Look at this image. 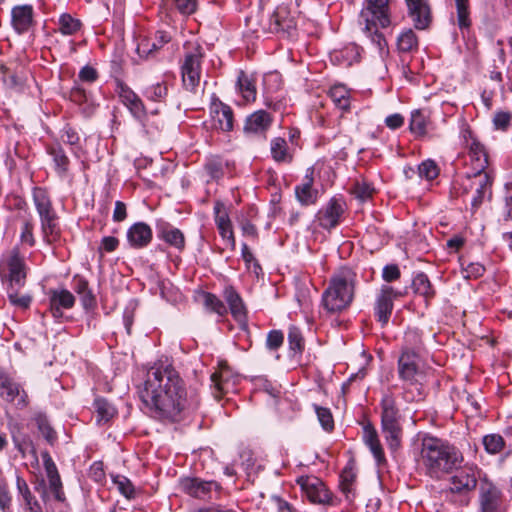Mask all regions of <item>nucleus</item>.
<instances>
[{"mask_svg": "<svg viewBox=\"0 0 512 512\" xmlns=\"http://www.w3.org/2000/svg\"><path fill=\"white\" fill-rule=\"evenodd\" d=\"M457 14V25L460 30H468L471 27L470 0H454Z\"/></svg>", "mask_w": 512, "mask_h": 512, "instance_id": "nucleus-38", "label": "nucleus"}, {"mask_svg": "<svg viewBox=\"0 0 512 512\" xmlns=\"http://www.w3.org/2000/svg\"><path fill=\"white\" fill-rule=\"evenodd\" d=\"M168 94V88L164 82H158L146 87L144 96L152 101H162Z\"/></svg>", "mask_w": 512, "mask_h": 512, "instance_id": "nucleus-49", "label": "nucleus"}, {"mask_svg": "<svg viewBox=\"0 0 512 512\" xmlns=\"http://www.w3.org/2000/svg\"><path fill=\"white\" fill-rule=\"evenodd\" d=\"M296 483L311 503L327 506L338 504V499L318 477L312 475L300 476L296 479Z\"/></svg>", "mask_w": 512, "mask_h": 512, "instance_id": "nucleus-8", "label": "nucleus"}, {"mask_svg": "<svg viewBox=\"0 0 512 512\" xmlns=\"http://www.w3.org/2000/svg\"><path fill=\"white\" fill-rule=\"evenodd\" d=\"M374 191V188L365 181L356 182L352 190L355 197L362 202L370 199Z\"/></svg>", "mask_w": 512, "mask_h": 512, "instance_id": "nucleus-58", "label": "nucleus"}, {"mask_svg": "<svg viewBox=\"0 0 512 512\" xmlns=\"http://www.w3.org/2000/svg\"><path fill=\"white\" fill-rule=\"evenodd\" d=\"M328 95L338 109H340L343 112H347L350 110L351 91L345 85H333L330 88Z\"/></svg>", "mask_w": 512, "mask_h": 512, "instance_id": "nucleus-33", "label": "nucleus"}, {"mask_svg": "<svg viewBox=\"0 0 512 512\" xmlns=\"http://www.w3.org/2000/svg\"><path fill=\"white\" fill-rule=\"evenodd\" d=\"M19 288L8 286L7 296L9 302L17 308L27 309L32 302V297L29 294H20L18 292Z\"/></svg>", "mask_w": 512, "mask_h": 512, "instance_id": "nucleus-45", "label": "nucleus"}, {"mask_svg": "<svg viewBox=\"0 0 512 512\" xmlns=\"http://www.w3.org/2000/svg\"><path fill=\"white\" fill-rule=\"evenodd\" d=\"M97 423H106L112 419L115 414V408L104 398H96L94 401Z\"/></svg>", "mask_w": 512, "mask_h": 512, "instance_id": "nucleus-37", "label": "nucleus"}, {"mask_svg": "<svg viewBox=\"0 0 512 512\" xmlns=\"http://www.w3.org/2000/svg\"><path fill=\"white\" fill-rule=\"evenodd\" d=\"M258 391H263L269 395L274 403H276L281 397V385L272 382L264 376H258Z\"/></svg>", "mask_w": 512, "mask_h": 512, "instance_id": "nucleus-46", "label": "nucleus"}, {"mask_svg": "<svg viewBox=\"0 0 512 512\" xmlns=\"http://www.w3.org/2000/svg\"><path fill=\"white\" fill-rule=\"evenodd\" d=\"M12 505V496L8 484L0 480V511L9 512Z\"/></svg>", "mask_w": 512, "mask_h": 512, "instance_id": "nucleus-60", "label": "nucleus"}, {"mask_svg": "<svg viewBox=\"0 0 512 512\" xmlns=\"http://www.w3.org/2000/svg\"><path fill=\"white\" fill-rule=\"evenodd\" d=\"M55 164V170L60 176H65L69 170V158L61 146H53L49 150Z\"/></svg>", "mask_w": 512, "mask_h": 512, "instance_id": "nucleus-39", "label": "nucleus"}, {"mask_svg": "<svg viewBox=\"0 0 512 512\" xmlns=\"http://www.w3.org/2000/svg\"><path fill=\"white\" fill-rule=\"evenodd\" d=\"M261 25L265 32L277 33L280 31L287 32L288 35H292L295 31V23L291 18L282 17L280 12H275L267 23L261 21Z\"/></svg>", "mask_w": 512, "mask_h": 512, "instance_id": "nucleus-31", "label": "nucleus"}, {"mask_svg": "<svg viewBox=\"0 0 512 512\" xmlns=\"http://www.w3.org/2000/svg\"><path fill=\"white\" fill-rule=\"evenodd\" d=\"M271 154L277 162H290L292 156L288 153L287 142L284 138L277 137L271 141Z\"/></svg>", "mask_w": 512, "mask_h": 512, "instance_id": "nucleus-41", "label": "nucleus"}, {"mask_svg": "<svg viewBox=\"0 0 512 512\" xmlns=\"http://www.w3.org/2000/svg\"><path fill=\"white\" fill-rule=\"evenodd\" d=\"M454 471L456 472L450 478V490L452 493L469 494L484 479V477H481V470L475 465H460Z\"/></svg>", "mask_w": 512, "mask_h": 512, "instance_id": "nucleus-10", "label": "nucleus"}, {"mask_svg": "<svg viewBox=\"0 0 512 512\" xmlns=\"http://www.w3.org/2000/svg\"><path fill=\"white\" fill-rule=\"evenodd\" d=\"M469 157L472 162L473 175L486 173L485 169L488 166V154L486 151L469 154Z\"/></svg>", "mask_w": 512, "mask_h": 512, "instance_id": "nucleus-55", "label": "nucleus"}, {"mask_svg": "<svg viewBox=\"0 0 512 512\" xmlns=\"http://www.w3.org/2000/svg\"><path fill=\"white\" fill-rule=\"evenodd\" d=\"M288 345L294 354H301L304 350V338L299 328L290 326L288 330Z\"/></svg>", "mask_w": 512, "mask_h": 512, "instance_id": "nucleus-47", "label": "nucleus"}, {"mask_svg": "<svg viewBox=\"0 0 512 512\" xmlns=\"http://www.w3.org/2000/svg\"><path fill=\"white\" fill-rule=\"evenodd\" d=\"M381 431L390 450L396 451L402 442L401 424H381Z\"/></svg>", "mask_w": 512, "mask_h": 512, "instance_id": "nucleus-34", "label": "nucleus"}, {"mask_svg": "<svg viewBox=\"0 0 512 512\" xmlns=\"http://www.w3.org/2000/svg\"><path fill=\"white\" fill-rule=\"evenodd\" d=\"M419 176L429 181L434 180L439 175V167L433 160H425L418 166Z\"/></svg>", "mask_w": 512, "mask_h": 512, "instance_id": "nucleus-53", "label": "nucleus"}, {"mask_svg": "<svg viewBox=\"0 0 512 512\" xmlns=\"http://www.w3.org/2000/svg\"><path fill=\"white\" fill-rule=\"evenodd\" d=\"M74 303L75 297L69 290L50 291V311L54 318L62 317V309H71Z\"/></svg>", "mask_w": 512, "mask_h": 512, "instance_id": "nucleus-21", "label": "nucleus"}, {"mask_svg": "<svg viewBox=\"0 0 512 512\" xmlns=\"http://www.w3.org/2000/svg\"><path fill=\"white\" fill-rule=\"evenodd\" d=\"M171 40L170 35L165 31H157L155 39H142L137 45V53L140 57H150Z\"/></svg>", "mask_w": 512, "mask_h": 512, "instance_id": "nucleus-26", "label": "nucleus"}, {"mask_svg": "<svg viewBox=\"0 0 512 512\" xmlns=\"http://www.w3.org/2000/svg\"><path fill=\"white\" fill-rule=\"evenodd\" d=\"M356 283L357 275L351 268H340L322 294V304L327 312L338 313L348 308L354 298Z\"/></svg>", "mask_w": 512, "mask_h": 512, "instance_id": "nucleus-3", "label": "nucleus"}, {"mask_svg": "<svg viewBox=\"0 0 512 512\" xmlns=\"http://www.w3.org/2000/svg\"><path fill=\"white\" fill-rule=\"evenodd\" d=\"M236 88L243 103H252L256 100V80L253 73L245 71L238 73Z\"/></svg>", "mask_w": 512, "mask_h": 512, "instance_id": "nucleus-25", "label": "nucleus"}, {"mask_svg": "<svg viewBox=\"0 0 512 512\" xmlns=\"http://www.w3.org/2000/svg\"><path fill=\"white\" fill-rule=\"evenodd\" d=\"M33 203L41 222V231L46 242L55 241L60 235L58 216L48 193L39 187L33 189Z\"/></svg>", "mask_w": 512, "mask_h": 512, "instance_id": "nucleus-5", "label": "nucleus"}, {"mask_svg": "<svg viewBox=\"0 0 512 512\" xmlns=\"http://www.w3.org/2000/svg\"><path fill=\"white\" fill-rule=\"evenodd\" d=\"M282 86V78L279 72L272 71L263 76V91L265 95L277 92Z\"/></svg>", "mask_w": 512, "mask_h": 512, "instance_id": "nucleus-48", "label": "nucleus"}, {"mask_svg": "<svg viewBox=\"0 0 512 512\" xmlns=\"http://www.w3.org/2000/svg\"><path fill=\"white\" fill-rule=\"evenodd\" d=\"M463 461L461 450L448 440L431 434L420 439L419 462L430 478L441 479L451 474Z\"/></svg>", "mask_w": 512, "mask_h": 512, "instance_id": "nucleus-2", "label": "nucleus"}, {"mask_svg": "<svg viewBox=\"0 0 512 512\" xmlns=\"http://www.w3.org/2000/svg\"><path fill=\"white\" fill-rule=\"evenodd\" d=\"M401 272L396 264H389L383 268L382 278L386 282H393L400 278Z\"/></svg>", "mask_w": 512, "mask_h": 512, "instance_id": "nucleus-63", "label": "nucleus"}, {"mask_svg": "<svg viewBox=\"0 0 512 512\" xmlns=\"http://www.w3.org/2000/svg\"><path fill=\"white\" fill-rule=\"evenodd\" d=\"M397 47L400 52L409 53L417 49L418 39L412 29L402 32L397 38Z\"/></svg>", "mask_w": 512, "mask_h": 512, "instance_id": "nucleus-42", "label": "nucleus"}, {"mask_svg": "<svg viewBox=\"0 0 512 512\" xmlns=\"http://www.w3.org/2000/svg\"><path fill=\"white\" fill-rule=\"evenodd\" d=\"M360 20L365 23L364 29L371 31L372 26L387 28L391 24L389 0H365L360 12Z\"/></svg>", "mask_w": 512, "mask_h": 512, "instance_id": "nucleus-9", "label": "nucleus"}, {"mask_svg": "<svg viewBox=\"0 0 512 512\" xmlns=\"http://www.w3.org/2000/svg\"><path fill=\"white\" fill-rule=\"evenodd\" d=\"M73 290L79 295L82 306L85 310H91L96 307L97 301L92 290L89 287L88 281L81 277L75 276L72 282Z\"/></svg>", "mask_w": 512, "mask_h": 512, "instance_id": "nucleus-30", "label": "nucleus"}, {"mask_svg": "<svg viewBox=\"0 0 512 512\" xmlns=\"http://www.w3.org/2000/svg\"><path fill=\"white\" fill-rule=\"evenodd\" d=\"M344 213L343 203L340 199L332 198L325 207L318 212L319 225L331 230L340 223V218Z\"/></svg>", "mask_w": 512, "mask_h": 512, "instance_id": "nucleus-18", "label": "nucleus"}, {"mask_svg": "<svg viewBox=\"0 0 512 512\" xmlns=\"http://www.w3.org/2000/svg\"><path fill=\"white\" fill-rule=\"evenodd\" d=\"M512 121V114L507 111H498L493 117V125L496 130L506 131Z\"/></svg>", "mask_w": 512, "mask_h": 512, "instance_id": "nucleus-59", "label": "nucleus"}, {"mask_svg": "<svg viewBox=\"0 0 512 512\" xmlns=\"http://www.w3.org/2000/svg\"><path fill=\"white\" fill-rule=\"evenodd\" d=\"M212 127L214 129L229 132L233 129L234 116L230 106L220 100H213L210 105Z\"/></svg>", "mask_w": 512, "mask_h": 512, "instance_id": "nucleus-15", "label": "nucleus"}, {"mask_svg": "<svg viewBox=\"0 0 512 512\" xmlns=\"http://www.w3.org/2000/svg\"><path fill=\"white\" fill-rule=\"evenodd\" d=\"M503 497L499 488L486 477L479 486V512H502Z\"/></svg>", "mask_w": 512, "mask_h": 512, "instance_id": "nucleus-13", "label": "nucleus"}, {"mask_svg": "<svg viewBox=\"0 0 512 512\" xmlns=\"http://www.w3.org/2000/svg\"><path fill=\"white\" fill-rule=\"evenodd\" d=\"M356 474L352 468H345L340 474L339 487L345 498L351 501L355 497V483Z\"/></svg>", "mask_w": 512, "mask_h": 512, "instance_id": "nucleus-36", "label": "nucleus"}, {"mask_svg": "<svg viewBox=\"0 0 512 512\" xmlns=\"http://www.w3.org/2000/svg\"><path fill=\"white\" fill-rule=\"evenodd\" d=\"M313 168H308L301 184L295 187L296 199L304 206L313 205L318 199V190L313 188Z\"/></svg>", "mask_w": 512, "mask_h": 512, "instance_id": "nucleus-20", "label": "nucleus"}, {"mask_svg": "<svg viewBox=\"0 0 512 512\" xmlns=\"http://www.w3.org/2000/svg\"><path fill=\"white\" fill-rule=\"evenodd\" d=\"M184 49L185 53L181 65L182 82L186 90L194 92L200 82L204 52L197 42H186Z\"/></svg>", "mask_w": 512, "mask_h": 512, "instance_id": "nucleus-6", "label": "nucleus"}, {"mask_svg": "<svg viewBox=\"0 0 512 512\" xmlns=\"http://www.w3.org/2000/svg\"><path fill=\"white\" fill-rule=\"evenodd\" d=\"M472 176L478 178V186L471 201L472 209L477 210L482 205L487 194L491 197L493 178L488 173H481L477 175L472 174Z\"/></svg>", "mask_w": 512, "mask_h": 512, "instance_id": "nucleus-32", "label": "nucleus"}, {"mask_svg": "<svg viewBox=\"0 0 512 512\" xmlns=\"http://www.w3.org/2000/svg\"><path fill=\"white\" fill-rule=\"evenodd\" d=\"M214 213L215 222L221 237L227 242V246L234 247L235 240L232 231V225L224 204L217 202L214 206Z\"/></svg>", "mask_w": 512, "mask_h": 512, "instance_id": "nucleus-22", "label": "nucleus"}, {"mask_svg": "<svg viewBox=\"0 0 512 512\" xmlns=\"http://www.w3.org/2000/svg\"><path fill=\"white\" fill-rule=\"evenodd\" d=\"M405 346L404 348H411L414 351L420 354V350L422 349L423 342L421 334L418 330H408L405 333Z\"/></svg>", "mask_w": 512, "mask_h": 512, "instance_id": "nucleus-57", "label": "nucleus"}, {"mask_svg": "<svg viewBox=\"0 0 512 512\" xmlns=\"http://www.w3.org/2000/svg\"><path fill=\"white\" fill-rule=\"evenodd\" d=\"M59 31L63 35H74L81 28L80 20L73 18L70 14L64 13L59 17Z\"/></svg>", "mask_w": 512, "mask_h": 512, "instance_id": "nucleus-44", "label": "nucleus"}, {"mask_svg": "<svg viewBox=\"0 0 512 512\" xmlns=\"http://www.w3.org/2000/svg\"><path fill=\"white\" fill-rule=\"evenodd\" d=\"M398 376L404 382L405 401L414 402L423 398L425 371L418 352L411 348H403L398 359Z\"/></svg>", "mask_w": 512, "mask_h": 512, "instance_id": "nucleus-4", "label": "nucleus"}, {"mask_svg": "<svg viewBox=\"0 0 512 512\" xmlns=\"http://www.w3.org/2000/svg\"><path fill=\"white\" fill-rule=\"evenodd\" d=\"M35 422H36V425H37L39 431L41 432V434L47 441L52 442L53 440H55V438H56L55 431L49 424V421L45 414H43V413L36 414Z\"/></svg>", "mask_w": 512, "mask_h": 512, "instance_id": "nucleus-52", "label": "nucleus"}, {"mask_svg": "<svg viewBox=\"0 0 512 512\" xmlns=\"http://www.w3.org/2000/svg\"><path fill=\"white\" fill-rule=\"evenodd\" d=\"M224 299L229 305L230 312L234 319L239 323L240 327L246 331L247 329V311L246 307L235 289L231 286L225 287L223 291Z\"/></svg>", "mask_w": 512, "mask_h": 512, "instance_id": "nucleus-19", "label": "nucleus"}, {"mask_svg": "<svg viewBox=\"0 0 512 512\" xmlns=\"http://www.w3.org/2000/svg\"><path fill=\"white\" fill-rule=\"evenodd\" d=\"M116 91L120 101L128 108L133 117L142 120L146 115V110L140 97L121 81L117 82Z\"/></svg>", "mask_w": 512, "mask_h": 512, "instance_id": "nucleus-16", "label": "nucleus"}, {"mask_svg": "<svg viewBox=\"0 0 512 512\" xmlns=\"http://www.w3.org/2000/svg\"><path fill=\"white\" fill-rule=\"evenodd\" d=\"M181 486L183 490L192 497L204 499L216 486L214 482L202 481L198 478H186L182 480Z\"/></svg>", "mask_w": 512, "mask_h": 512, "instance_id": "nucleus-28", "label": "nucleus"}, {"mask_svg": "<svg viewBox=\"0 0 512 512\" xmlns=\"http://www.w3.org/2000/svg\"><path fill=\"white\" fill-rule=\"evenodd\" d=\"M408 15L416 29L424 30L432 22V11L428 0H405Z\"/></svg>", "mask_w": 512, "mask_h": 512, "instance_id": "nucleus-14", "label": "nucleus"}, {"mask_svg": "<svg viewBox=\"0 0 512 512\" xmlns=\"http://www.w3.org/2000/svg\"><path fill=\"white\" fill-rule=\"evenodd\" d=\"M158 237L165 243L175 248L178 251L185 249V236L182 231L168 223L160 226L158 230Z\"/></svg>", "mask_w": 512, "mask_h": 512, "instance_id": "nucleus-29", "label": "nucleus"}, {"mask_svg": "<svg viewBox=\"0 0 512 512\" xmlns=\"http://www.w3.org/2000/svg\"><path fill=\"white\" fill-rule=\"evenodd\" d=\"M127 240L134 248H143L152 240V230L144 222L133 224L127 231Z\"/></svg>", "mask_w": 512, "mask_h": 512, "instance_id": "nucleus-24", "label": "nucleus"}, {"mask_svg": "<svg viewBox=\"0 0 512 512\" xmlns=\"http://www.w3.org/2000/svg\"><path fill=\"white\" fill-rule=\"evenodd\" d=\"M138 394L151 415L162 421L178 422L200 405L198 392L187 389L179 372L170 364L149 369Z\"/></svg>", "mask_w": 512, "mask_h": 512, "instance_id": "nucleus-1", "label": "nucleus"}, {"mask_svg": "<svg viewBox=\"0 0 512 512\" xmlns=\"http://www.w3.org/2000/svg\"><path fill=\"white\" fill-rule=\"evenodd\" d=\"M114 484L116 485L118 491L125 496L127 499L134 498L135 489L131 481L122 475H117L113 479Z\"/></svg>", "mask_w": 512, "mask_h": 512, "instance_id": "nucleus-54", "label": "nucleus"}, {"mask_svg": "<svg viewBox=\"0 0 512 512\" xmlns=\"http://www.w3.org/2000/svg\"><path fill=\"white\" fill-rule=\"evenodd\" d=\"M0 274L2 280L8 282V286L23 287L25 285L27 266L18 248H13L3 256L0 265Z\"/></svg>", "mask_w": 512, "mask_h": 512, "instance_id": "nucleus-7", "label": "nucleus"}, {"mask_svg": "<svg viewBox=\"0 0 512 512\" xmlns=\"http://www.w3.org/2000/svg\"><path fill=\"white\" fill-rule=\"evenodd\" d=\"M402 296V292L395 290L391 286H381L375 298L374 314L382 326L389 322L394 308V300Z\"/></svg>", "mask_w": 512, "mask_h": 512, "instance_id": "nucleus-11", "label": "nucleus"}, {"mask_svg": "<svg viewBox=\"0 0 512 512\" xmlns=\"http://www.w3.org/2000/svg\"><path fill=\"white\" fill-rule=\"evenodd\" d=\"M227 374V371L222 370L211 375L213 395L217 399H220L224 393L229 391L230 382Z\"/></svg>", "mask_w": 512, "mask_h": 512, "instance_id": "nucleus-40", "label": "nucleus"}, {"mask_svg": "<svg viewBox=\"0 0 512 512\" xmlns=\"http://www.w3.org/2000/svg\"><path fill=\"white\" fill-rule=\"evenodd\" d=\"M485 272V267L480 263H468L465 267L462 264V273L465 278H478Z\"/></svg>", "mask_w": 512, "mask_h": 512, "instance_id": "nucleus-61", "label": "nucleus"}, {"mask_svg": "<svg viewBox=\"0 0 512 512\" xmlns=\"http://www.w3.org/2000/svg\"><path fill=\"white\" fill-rule=\"evenodd\" d=\"M0 398L6 402L14 403L18 408H25L29 404L27 392L9 374L1 370Z\"/></svg>", "mask_w": 512, "mask_h": 512, "instance_id": "nucleus-12", "label": "nucleus"}, {"mask_svg": "<svg viewBox=\"0 0 512 512\" xmlns=\"http://www.w3.org/2000/svg\"><path fill=\"white\" fill-rule=\"evenodd\" d=\"M313 407L323 429L332 431L334 429V419L330 409L317 404H314Z\"/></svg>", "mask_w": 512, "mask_h": 512, "instance_id": "nucleus-51", "label": "nucleus"}, {"mask_svg": "<svg viewBox=\"0 0 512 512\" xmlns=\"http://www.w3.org/2000/svg\"><path fill=\"white\" fill-rule=\"evenodd\" d=\"M427 123V117L420 110H415L411 113L409 128L416 136L422 137L426 135Z\"/></svg>", "mask_w": 512, "mask_h": 512, "instance_id": "nucleus-43", "label": "nucleus"}, {"mask_svg": "<svg viewBox=\"0 0 512 512\" xmlns=\"http://www.w3.org/2000/svg\"><path fill=\"white\" fill-rule=\"evenodd\" d=\"M16 488L18 494L22 496L24 503H27L35 498L31 493L26 480L19 474L16 475Z\"/></svg>", "mask_w": 512, "mask_h": 512, "instance_id": "nucleus-62", "label": "nucleus"}, {"mask_svg": "<svg viewBox=\"0 0 512 512\" xmlns=\"http://www.w3.org/2000/svg\"><path fill=\"white\" fill-rule=\"evenodd\" d=\"M381 424H400V410L392 392H385L381 402Z\"/></svg>", "mask_w": 512, "mask_h": 512, "instance_id": "nucleus-23", "label": "nucleus"}, {"mask_svg": "<svg viewBox=\"0 0 512 512\" xmlns=\"http://www.w3.org/2000/svg\"><path fill=\"white\" fill-rule=\"evenodd\" d=\"M412 289H413L414 293H416L420 296H423L425 298L426 304L435 295V291L432 288V285L428 279V276L424 273H418L413 278Z\"/></svg>", "mask_w": 512, "mask_h": 512, "instance_id": "nucleus-35", "label": "nucleus"}, {"mask_svg": "<svg viewBox=\"0 0 512 512\" xmlns=\"http://www.w3.org/2000/svg\"><path fill=\"white\" fill-rule=\"evenodd\" d=\"M283 339L284 337L281 331H270L267 335L266 345L271 350L278 349L282 345Z\"/></svg>", "mask_w": 512, "mask_h": 512, "instance_id": "nucleus-64", "label": "nucleus"}, {"mask_svg": "<svg viewBox=\"0 0 512 512\" xmlns=\"http://www.w3.org/2000/svg\"><path fill=\"white\" fill-rule=\"evenodd\" d=\"M205 306L211 311L223 316L227 313L225 304L214 294L206 293L204 295Z\"/></svg>", "mask_w": 512, "mask_h": 512, "instance_id": "nucleus-56", "label": "nucleus"}, {"mask_svg": "<svg viewBox=\"0 0 512 512\" xmlns=\"http://www.w3.org/2000/svg\"><path fill=\"white\" fill-rule=\"evenodd\" d=\"M363 441L368 446L378 464L386 462L383 447L375 427L368 423L363 427Z\"/></svg>", "mask_w": 512, "mask_h": 512, "instance_id": "nucleus-27", "label": "nucleus"}, {"mask_svg": "<svg viewBox=\"0 0 512 512\" xmlns=\"http://www.w3.org/2000/svg\"><path fill=\"white\" fill-rule=\"evenodd\" d=\"M483 445L488 453L497 454L503 450L505 442L501 435L489 434L484 436Z\"/></svg>", "mask_w": 512, "mask_h": 512, "instance_id": "nucleus-50", "label": "nucleus"}, {"mask_svg": "<svg viewBox=\"0 0 512 512\" xmlns=\"http://www.w3.org/2000/svg\"><path fill=\"white\" fill-rule=\"evenodd\" d=\"M34 24V8L32 5H16L11 9V26L17 34L28 32Z\"/></svg>", "mask_w": 512, "mask_h": 512, "instance_id": "nucleus-17", "label": "nucleus"}]
</instances>
